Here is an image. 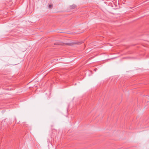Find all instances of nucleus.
Returning <instances> with one entry per match:
<instances>
[{
  "label": "nucleus",
  "instance_id": "nucleus-3",
  "mask_svg": "<svg viewBox=\"0 0 149 149\" xmlns=\"http://www.w3.org/2000/svg\"><path fill=\"white\" fill-rule=\"evenodd\" d=\"M72 6H73V7H72V8H74L76 7V6L75 5H72Z\"/></svg>",
  "mask_w": 149,
  "mask_h": 149
},
{
  "label": "nucleus",
  "instance_id": "nucleus-1",
  "mask_svg": "<svg viewBox=\"0 0 149 149\" xmlns=\"http://www.w3.org/2000/svg\"><path fill=\"white\" fill-rule=\"evenodd\" d=\"M81 43H82L81 42H78V43H73V44H77L78 45H80V44H81Z\"/></svg>",
  "mask_w": 149,
  "mask_h": 149
},
{
  "label": "nucleus",
  "instance_id": "nucleus-2",
  "mask_svg": "<svg viewBox=\"0 0 149 149\" xmlns=\"http://www.w3.org/2000/svg\"><path fill=\"white\" fill-rule=\"evenodd\" d=\"M52 5H49V8H52Z\"/></svg>",
  "mask_w": 149,
  "mask_h": 149
}]
</instances>
